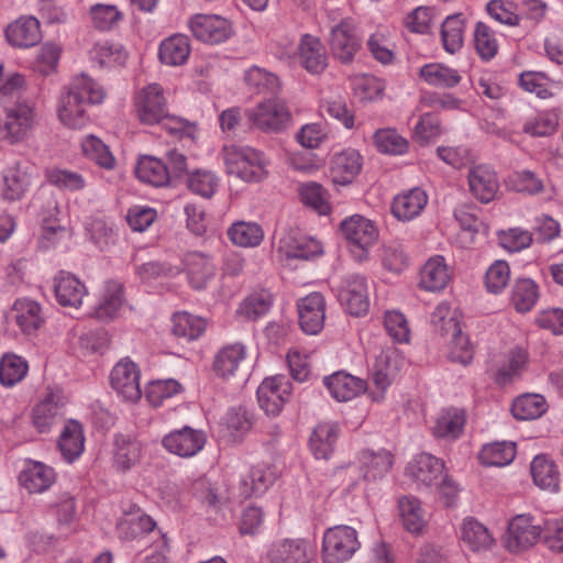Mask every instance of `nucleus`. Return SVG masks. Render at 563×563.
<instances>
[{
    "instance_id": "1",
    "label": "nucleus",
    "mask_w": 563,
    "mask_h": 563,
    "mask_svg": "<svg viewBox=\"0 0 563 563\" xmlns=\"http://www.w3.org/2000/svg\"><path fill=\"white\" fill-rule=\"evenodd\" d=\"M225 173L244 183H260L267 178L269 159L250 145L231 144L220 152Z\"/></svg>"
},
{
    "instance_id": "2",
    "label": "nucleus",
    "mask_w": 563,
    "mask_h": 563,
    "mask_svg": "<svg viewBox=\"0 0 563 563\" xmlns=\"http://www.w3.org/2000/svg\"><path fill=\"white\" fill-rule=\"evenodd\" d=\"M134 109L137 119L143 124L163 123L173 134H178L184 130L181 120L169 117L167 99L164 89L158 84H150L136 93Z\"/></svg>"
},
{
    "instance_id": "3",
    "label": "nucleus",
    "mask_w": 563,
    "mask_h": 563,
    "mask_svg": "<svg viewBox=\"0 0 563 563\" xmlns=\"http://www.w3.org/2000/svg\"><path fill=\"white\" fill-rule=\"evenodd\" d=\"M404 364V355L393 345L383 347L375 355L368 390V396L373 401L380 402L385 399L388 387Z\"/></svg>"
},
{
    "instance_id": "4",
    "label": "nucleus",
    "mask_w": 563,
    "mask_h": 563,
    "mask_svg": "<svg viewBox=\"0 0 563 563\" xmlns=\"http://www.w3.org/2000/svg\"><path fill=\"white\" fill-rule=\"evenodd\" d=\"M340 231L351 253L360 262L367 260L369 250L379 238L377 225L361 214L345 218L340 224Z\"/></svg>"
},
{
    "instance_id": "5",
    "label": "nucleus",
    "mask_w": 563,
    "mask_h": 563,
    "mask_svg": "<svg viewBox=\"0 0 563 563\" xmlns=\"http://www.w3.org/2000/svg\"><path fill=\"white\" fill-rule=\"evenodd\" d=\"M357 531L345 525L328 528L322 537L323 563H344L360 549Z\"/></svg>"
},
{
    "instance_id": "6",
    "label": "nucleus",
    "mask_w": 563,
    "mask_h": 563,
    "mask_svg": "<svg viewBox=\"0 0 563 563\" xmlns=\"http://www.w3.org/2000/svg\"><path fill=\"white\" fill-rule=\"evenodd\" d=\"M1 110L5 114L0 129L1 137L10 144H16L27 139L37 124L35 104L29 99Z\"/></svg>"
},
{
    "instance_id": "7",
    "label": "nucleus",
    "mask_w": 563,
    "mask_h": 563,
    "mask_svg": "<svg viewBox=\"0 0 563 563\" xmlns=\"http://www.w3.org/2000/svg\"><path fill=\"white\" fill-rule=\"evenodd\" d=\"M91 87L81 80L75 85H69L58 97L56 113L59 122L73 130L84 129L90 121L87 113V104L80 99L79 92Z\"/></svg>"
},
{
    "instance_id": "8",
    "label": "nucleus",
    "mask_w": 563,
    "mask_h": 563,
    "mask_svg": "<svg viewBox=\"0 0 563 563\" xmlns=\"http://www.w3.org/2000/svg\"><path fill=\"white\" fill-rule=\"evenodd\" d=\"M66 398L59 388L47 387L31 410V421L40 433H47L64 415Z\"/></svg>"
},
{
    "instance_id": "9",
    "label": "nucleus",
    "mask_w": 563,
    "mask_h": 563,
    "mask_svg": "<svg viewBox=\"0 0 563 563\" xmlns=\"http://www.w3.org/2000/svg\"><path fill=\"white\" fill-rule=\"evenodd\" d=\"M543 539V520H537L531 515H517L509 523L505 537V547L512 553L528 550Z\"/></svg>"
},
{
    "instance_id": "10",
    "label": "nucleus",
    "mask_w": 563,
    "mask_h": 563,
    "mask_svg": "<svg viewBox=\"0 0 563 563\" xmlns=\"http://www.w3.org/2000/svg\"><path fill=\"white\" fill-rule=\"evenodd\" d=\"M247 118L264 132H280L289 124L291 115L284 101L268 99L249 110Z\"/></svg>"
},
{
    "instance_id": "11",
    "label": "nucleus",
    "mask_w": 563,
    "mask_h": 563,
    "mask_svg": "<svg viewBox=\"0 0 563 563\" xmlns=\"http://www.w3.org/2000/svg\"><path fill=\"white\" fill-rule=\"evenodd\" d=\"M291 384L285 376L265 378L257 388V401L267 416L276 417L288 401Z\"/></svg>"
},
{
    "instance_id": "12",
    "label": "nucleus",
    "mask_w": 563,
    "mask_h": 563,
    "mask_svg": "<svg viewBox=\"0 0 563 563\" xmlns=\"http://www.w3.org/2000/svg\"><path fill=\"white\" fill-rule=\"evenodd\" d=\"M323 253L320 241L312 236L289 232L280 238L277 255L282 263L289 264L292 260H311Z\"/></svg>"
},
{
    "instance_id": "13",
    "label": "nucleus",
    "mask_w": 563,
    "mask_h": 563,
    "mask_svg": "<svg viewBox=\"0 0 563 563\" xmlns=\"http://www.w3.org/2000/svg\"><path fill=\"white\" fill-rule=\"evenodd\" d=\"M140 377L139 366L125 357L113 366L110 373V384L122 399L134 402L142 396Z\"/></svg>"
},
{
    "instance_id": "14",
    "label": "nucleus",
    "mask_w": 563,
    "mask_h": 563,
    "mask_svg": "<svg viewBox=\"0 0 563 563\" xmlns=\"http://www.w3.org/2000/svg\"><path fill=\"white\" fill-rule=\"evenodd\" d=\"M340 303L352 316H362L369 307L367 282L364 276L349 275L338 288Z\"/></svg>"
},
{
    "instance_id": "15",
    "label": "nucleus",
    "mask_w": 563,
    "mask_h": 563,
    "mask_svg": "<svg viewBox=\"0 0 563 563\" xmlns=\"http://www.w3.org/2000/svg\"><path fill=\"white\" fill-rule=\"evenodd\" d=\"M35 167L26 161L18 162L3 175L0 196L4 201L14 202L24 197L35 176Z\"/></svg>"
},
{
    "instance_id": "16",
    "label": "nucleus",
    "mask_w": 563,
    "mask_h": 563,
    "mask_svg": "<svg viewBox=\"0 0 563 563\" xmlns=\"http://www.w3.org/2000/svg\"><path fill=\"white\" fill-rule=\"evenodd\" d=\"M206 444V435L201 430L184 427L166 434L162 445L169 453L179 457H192L198 454Z\"/></svg>"
},
{
    "instance_id": "17",
    "label": "nucleus",
    "mask_w": 563,
    "mask_h": 563,
    "mask_svg": "<svg viewBox=\"0 0 563 563\" xmlns=\"http://www.w3.org/2000/svg\"><path fill=\"white\" fill-rule=\"evenodd\" d=\"M188 25L197 40L208 44L222 43L232 33L230 22L219 15L196 14L189 20Z\"/></svg>"
},
{
    "instance_id": "18",
    "label": "nucleus",
    "mask_w": 563,
    "mask_h": 563,
    "mask_svg": "<svg viewBox=\"0 0 563 563\" xmlns=\"http://www.w3.org/2000/svg\"><path fill=\"white\" fill-rule=\"evenodd\" d=\"M528 360V352L521 346H512L504 354L495 355L492 358L495 380L500 385L514 382L526 369Z\"/></svg>"
},
{
    "instance_id": "19",
    "label": "nucleus",
    "mask_w": 563,
    "mask_h": 563,
    "mask_svg": "<svg viewBox=\"0 0 563 563\" xmlns=\"http://www.w3.org/2000/svg\"><path fill=\"white\" fill-rule=\"evenodd\" d=\"M444 463L430 453L415 455L406 466L405 474L418 487H432L442 477Z\"/></svg>"
},
{
    "instance_id": "20",
    "label": "nucleus",
    "mask_w": 563,
    "mask_h": 563,
    "mask_svg": "<svg viewBox=\"0 0 563 563\" xmlns=\"http://www.w3.org/2000/svg\"><path fill=\"white\" fill-rule=\"evenodd\" d=\"M330 46L342 63H350L361 46L356 27L351 19H343L331 29Z\"/></svg>"
},
{
    "instance_id": "21",
    "label": "nucleus",
    "mask_w": 563,
    "mask_h": 563,
    "mask_svg": "<svg viewBox=\"0 0 563 563\" xmlns=\"http://www.w3.org/2000/svg\"><path fill=\"white\" fill-rule=\"evenodd\" d=\"M459 540L464 550L477 554L490 551L495 544V539L489 529L473 517H466L461 522Z\"/></svg>"
},
{
    "instance_id": "22",
    "label": "nucleus",
    "mask_w": 563,
    "mask_h": 563,
    "mask_svg": "<svg viewBox=\"0 0 563 563\" xmlns=\"http://www.w3.org/2000/svg\"><path fill=\"white\" fill-rule=\"evenodd\" d=\"M313 549L305 539H285L272 545L268 563H310Z\"/></svg>"
},
{
    "instance_id": "23",
    "label": "nucleus",
    "mask_w": 563,
    "mask_h": 563,
    "mask_svg": "<svg viewBox=\"0 0 563 563\" xmlns=\"http://www.w3.org/2000/svg\"><path fill=\"white\" fill-rule=\"evenodd\" d=\"M299 323L307 334L319 333L324 324L325 301L320 292H311L301 298L298 303Z\"/></svg>"
},
{
    "instance_id": "24",
    "label": "nucleus",
    "mask_w": 563,
    "mask_h": 563,
    "mask_svg": "<svg viewBox=\"0 0 563 563\" xmlns=\"http://www.w3.org/2000/svg\"><path fill=\"white\" fill-rule=\"evenodd\" d=\"M183 264L188 282L195 289L205 288L216 276L213 258L202 252L194 251L184 256Z\"/></svg>"
},
{
    "instance_id": "25",
    "label": "nucleus",
    "mask_w": 563,
    "mask_h": 563,
    "mask_svg": "<svg viewBox=\"0 0 563 563\" xmlns=\"http://www.w3.org/2000/svg\"><path fill=\"white\" fill-rule=\"evenodd\" d=\"M467 183L471 194L484 203L490 202L499 189L496 173L484 164L474 165L468 169Z\"/></svg>"
},
{
    "instance_id": "26",
    "label": "nucleus",
    "mask_w": 563,
    "mask_h": 563,
    "mask_svg": "<svg viewBox=\"0 0 563 563\" xmlns=\"http://www.w3.org/2000/svg\"><path fill=\"white\" fill-rule=\"evenodd\" d=\"M362 168V157L353 148L333 154L330 161V177L335 185H350Z\"/></svg>"
},
{
    "instance_id": "27",
    "label": "nucleus",
    "mask_w": 563,
    "mask_h": 563,
    "mask_svg": "<svg viewBox=\"0 0 563 563\" xmlns=\"http://www.w3.org/2000/svg\"><path fill=\"white\" fill-rule=\"evenodd\" d=\"M452 278V272L441 255L430 257L420 268L419 287L426 291L443 290Z\"/></svg>"
},
{
    "instance_id": "28",
    "label": "nucleus",
    "mask_w": 563,
    "mask_h": 563,
    "mask_svg": "<svg viewBox=\"0 0 563 563\" xmlns=\"http://www.w3.org/2000/svg\"><path fill=\"white\" fill-rule=\"evenodd\" d=\"M54 470L35 460H25L24 466L19 475V482L29 493H43L55 482Z\"/></svg>"
},
{
    "instance_id": "29",
    "label": "nucleus",
    "mask_w": 563,
    "mask_h": 563,
    "mask_svg": "<svg viewBox=\"0 0 563 563\" xmlns=\"http://www.w3.org/2000/svg\"><path fill=\"white\" fill-rule=\"evenodd\" d=\"M530 473L536 486L556 494L560 490L561 474L556 463L545 454H539L530 463Z\"/></svg>"
},
{
    "instance_id": "30",
    "label": "nucleus",
    "mask_w": 563,
    "mask_h": 563,
    "mask_svg": "<svg viewBox=\"0 0 563 563\" xmlns=\"http://www.w3.org/2000/svg\"><path fill=\"white\" fill-rule=\"evenodd\" d=\"M5 37L15 47H32L42 38L40 22L34 16H21L7 26Z\"/></svg>"
},
{
    "instance_id": "31",
    "label": "nucleus",
    "mask_w": 563,
    "mask_h": 563,
    "mask_svg": "<svg viewBox=\"0 0 563 563\" xmlns=\"http://www.w3.org/2000/svg\"><path fill=\"white\" fill-rule=\"evenodd\" d=\"M54 292L60 306L74 308L80 307L88 294L86 286L75 275L65 272L54 277Z\"/></svg>"
},
{
    "instance_id": "32",
    "label": "nucleus",
    "mask_w": 563,
    "mask_h": 563,
    "mask_svg": "<svg viewBox=\"0 0 563 563\" xmlns=\"http://www.w3.org/2000/svg\"><path fill=\"white\" fill-rule=\"evenodd\" d=\"M428 203V196L419 187L411 188L397 195L391 203V213L400 221L417 218Z\"/></svg>"
},
{
    "instance_id": "33",
    "label": "nucleus",
    "mask_w": 563,
    "mask_h": 563,
    "mask_svg": "<svg viewBox=\"0 0 563 563\" xmlns=\"http://www.w3.org/2000/svg\"><path fill=\"white\" fill-rule=\"evenodd\" d=\"M324 385L338 401H349L366 389L365 382L344 372L324 377Z\"/></svg>"
},
{
    "instance_id": "34",
    "label": "nucleus",
    "mask_w": 563,
    "mask_h": 563,
    "mask_svg": "<svg viewBox=\"0 0 563 563\" xmlns=\"http://www.w3.org/2000/svg\"><path fill=\"white\" fill-rule=\"evenodd\" d=\"M142 451V443L136 439L122 434L117 435L112 459L113 467L122 473L130 471L140 462Z\"/></svg>"
},
{
    "instance_id": "35",
    "label": "nucleus",
    "mask_w": 563,
    "mask_h": 563,
    "mask_svg": "<svg viewBox=\"0 0 563 563\" xmlns=\"http://www.w3.org/2000/svg\"><path fill=\"white\" fill-rule=\"evenodd\" d=\"M58 450L63 459L67 463H73L78 460L85 451V437L81 424L78 421H68L57 443Z\"/></svg>"
},
{
    "instance_id": "36",
    "label": "nucleus",
    "mask_w": 563,
    "mask_h": 563,
    "mask_svg": "<svg viewBox=\"0 0 563 563\" xmlns=\"http://www.w3.org/2000/svg\"><path fill=\"white\" fill-rule=\"evenodd\" d=\"M135 176L145 184L164 187L170 181V172L166 164L152 155H143L135 166Z\"/></svg>"
},
{
    "instance_id": "37",
    "label": "nucleus",
    "mask_w": 563,
    "mask_h": 563,
    "mask_svg": "<svg viewBox=\"0 0 563 563\" xmlns=\"http://www.w3.org/2000/svg\"><path fill=\"white\" fill-rule=\"evenodd\" d=\"M399 516L407 531L422 533L428 525V515L421 501L415 496H404L398 500Z\"/></svg>"
},
{
    "instance_id": "38",
    "label": "nucleus",
    "mask_w": 563,
    "mask_h": 563,
    "mask_svg": "<svg viewBox=\"0 0 563 563\" xmlns=\"http://www.w3.org/2000/svg\"><path fill=\"white\" fill-rule=\"evenodd\" d=\"M300 64L311 74L321 73L327 66L325 49L319 38L303 35L298 46Z\"/></svg>"
},
{
    "instance_id": "39",
    "label": "nucleus",
    "mask_w": 563,
    "mask_h": 563,
    "mask_svg": "<svg viewBox=\"0 0 563 563\" xmlns=\"http://www.w3.org/2000/svg\"><path fill=\"white\" fill-rule=\"evenodd\" d=\"M154 520L140 509L124 515L118 522L119 537L123 540H136L154 531Z\"/></svg>"
},
{
    "instance_id": "40",
    "label": "nucleus",
    "mask_w": 563,
    "mask_h": 563,
    "mask_svg": "<svg viewBox=\"0 0 563 563\" xmlns=\"http://www.w3.org/2000/svg\"><path fill=\"white\" fill-rule=\"evenodd\" d=\"M123 306L122 285L117 282H108L103 294L93 309L92 316L101 321L115 318Z\"/></svg>"
},
{
    "instance_id": "41",
    "label": "nucleus",
    "mask_w": 563,
    "mask_h": 563,
    "mask_svg": "<svg viewBox=\"0 0 563 563\" xmlns=\"http://www.w3.org/2000/svg\"><path fill=\"white\" fill-rule=\"evenodd\" d=\"M360 463L364 478L376 481L383 478L390 471L393 455L387 450H378L377 452L365 450L361 453Z\"/></svg>"
},
{
    "instance_id": "42",
    "label": "nucleus",
    "mask_w": 563,
    "mask_h": 563,
    "mask_svg": "<svg viewBox=\"0 0 563 563\" xmlns=\"http://www.w3.org/2000/svg\"><path fill=\"white\" fill-rule=\"evenodd\" d=\"M339 438V427L332 422L319 423L310 437V449L317 459H329Z\"/></svg>"
},
{
    "instance_id": "43",
    "label": "nucleus",
    "mask_w": 563,
    "mask_h": 563,
    "mask_svg": "<svg viewBox=\"0 0 563 563\" xmlns=\"http://www.w3.org/2000/svg\"><path fill=\"white\" fill-rule=\"evenodd\" d=\"M464 424V412L456 408H449L437 416L432 431L437 438L454 440L461 435Z\"/></svg>"
},
{
    "instance_id": "44",
    "label": "nucleus",
    "mask_w": 563,
    "mask_h": 563,
    "mask_svg": "<svg viewBox=\"0 0 563 563\" xmlns=\"http://www.w3.org/2000/svg\"><path fill=\"white\" fill-rule=\"evenodd\" d=\"M190 54L189 38L183 34H175L165 38L159 45V59L169 66H179L186 63Z\"/></svg>"
},
{
    "instance_id": "45",
    "label": "nucleus",
    "mask_w": 563,
    "mask_h": 563,
    "mask_svg": "<svg viewBox=\"0 0 563 563\" xmlns=\"http://www.w3.org/2000/svg\"><path fill=\"white\" fill-rule=\"evenodd\" d=\"M448 324L449 328L452 329L450 332L452 339L449 345V358L462 365L470 364L474 357V345L468 336L462 332L459 321L454 318H450Z\"/></svg>"
},
{
    "instance_id": "46",
    "label": "nucleus",
    "mask_w": 563,
    "mask_h": 563,
    "mask_svg": "<svg viewBox=\"0 0 563 563\" xmlns=\"http://www.w3.org/2000/svg\"><path fill=\"white\" fill-rule=\"evenodd\" d=\"M206 329V319L187 311H178L172 317V331L174 335L187 341L197 340L205 333Z\"/></svg>"
},
{
    "instance_id": "47",
    "label": "nucleus",
    "mask_w": 563,
    "mask_h": 563,
    "mask_svg": "<svg viewBox=\"0 0 563 563\" xmlns=\"http://www.w3.org/2000/svg\"><path fill=\"white\" fill-rule=\"evenodd\" d=\"M245 358L246 347L242 343L225 345L216 356L214 369L222 377L233 376Z\"/></svg>"
},
{
    "instance_id": "48",
    "label": "nucleus",
    "mask_w": 563,
    "mask_h": 563,
    "mask_svg": "<svg viewBox=\"0 0 563 563\" xmlns=\"http://www.w3.org/2000/svg\"><path fill=\"white\" fill-rule=\"evenodd\" d=\"M379 258L385 271L399 275L410 265L409 254L402 243L391 241L380 246Z\"/></svg>"
},
{
    "instance_id": "49",
    "label": "nucleus",
    "mask_w": 563,
    "mask_h": 563,
    "mask_svg": "<svg viewBox=\"0 0 563 563\" xmlns=\"http://www.w3.org/2000/svg\"><path fill=\"white\" fill-rule=\"evenodd\" d=\"M230 241L241 247H256L264 239L262 227L252 221H235L228 229Z\"/></svg>"
},
{
    "instance_id": "50",
    "label": "nucleus",
    "mask_w": 563,
    "mask_h": 563,
    "mask_svg": "<svg viewBox=\"0 0 563 563\" xmlns=\"http://www.w3.org/2000/svg\"><path fill=\"white\" fill-rule=\"evenodd\" d=\"M13 311L15 322L24 333L36 331L43 323L41 307L31 299H18Z\"/></svg>"
},
{
    "instance_id": "51",
    "label": "nucleus",
    "mask_w": 563,
    "mask_h": 563,
    "mask_svg": "<svg viewBox=\"0 0 563 563\" xmlns=\"http://www.w3.org/2000/svg\"><path fill=\"white\" fill-rule=\"evenodd\" d=\"M81 152L87 159L106 170H112L117 165V159L109 146L92 134L82 139Z\"/></svg>"
},
{
    "instance_id": "52",
    "label": "nucleus",
    "mask_w": 563,
    "mask_h": 563,
    "mask_svg": "<svg viewBox=\"0 0 563 563\" xmlns=\"http://www.w3.org/2000/svg\"><path fill=\"white\" fill-rule=\"evenodd\" d=\"M548 410L545 398L540 394H525L517 397L511 406L512 416L517 420H534Z\"/></svg>"
},
{
    "instance_id": "53",
    "label": "nucleus",
    "mask_w": 563,
    "mask_h": 563,
    "mask_svg": "<svg viewBox=\"0 0 563 563\" xmlns=\"http://www.w3.org/2000/svg\"><path fill=\"white\" fill-rule=\"evenodd\" d=\"M419 74L428 85L441 88H452L461 81L457 70L439 63L424 65Z\"/></svg>"
},
{
    "instance_id": "54",
    "label": "nucleus",
    "mask_w": 563,
    "mask_h": 563,
    "mask_svg": "<svg viewBox=\"0 0 563 563\" xmlns=\"http://www.w3.org/2000/svg\"><path fill=\"white\" fill-rule=\"evenodd\" d=\"M540 296L539 286L531 278H518L512 287L511 302L519 312L530 311Z\"/></svg>"
},
{
    "instance_id": "55",
    "label": "nucleus",
    "mask_w": 563,
    "mask_h": 563,
    "mask_svg": "<svg viewBox=\"0 0 563 563\" xmlns=\"http://www.w3.org/2000/svg\"><path fill=\"white\" fill-rule=\"evenodd\" d=\"M29 372L25 358L14 353H7L0 360V383L12 387L20 383Z\"/></svg>"
},
{
    "instance_id": "56",
    "label": "nucleus",
    "mask_w": 563,
    "mask_h": 563,
    "mask_svg": "<svg viewBox=\"0 0 563 563\" xmlns=\"http://www.w3.org/2000/svg\"><path fill=\"white\" fill-rule=\"evenodd\" d=\"M516 445L514 442H495L486 444L479 452L482 464L487 466H505L514 461Z\"/></svg>"
},
{
    "instance_id": "57",
    "label": "nucleus",
    "mask_w": 563,
    "mask_h": 563,
    "mask_svg": "<svg viewBox=\"0 0 563 563\" xmlns=\"http://www.w3.org/2000/svg\"><path fill=\"white\" fill-rule=\"evenodd\" d=\"M275 472L268 465H256L243 479V494L245 497L258 496L265 493L275 481Z\"/></svg>"
},
{
    "instance_id": "58",
    "label": "nucleus",
    "mask_w": 563,
    "mask_h": 563,
    "mask_svg": "<svg viewBox=\"0 0 563 563\" xmlns=\"http://www.w3.org/2000/svg\"><path fill=\"white\" fill-rule=\"evenodd\" d=\"M128 54L118 43L100 42L90 51V58L99 66H120L126 60Z\"/></svg>"
},
{
    "instance_id": "59",
    "label": "nucleus",
    "mask_w": 563,
    "mask_h": 563,
    "mask_svg": "<svg viewBox=\"0 0 563 563\" xmlns=\"http://www.w3.org/2000/svg\"><path fill=\"white\" fill-rule=\"evenodd\" d=\"M441 37L444 49L454 54L460 51L464 42V21L461 14L450 15L442 23Z\"/></svg>"
},
{
    "instance_id": "60",
    "label": "nucleus",
    "mask_w": 563,
    "mask_h": 563,
    "mask_svg": "<svg viewBox=\"0 0 563 563\" xmlns=\"http://www.w3.org/2000/svg\"><path fill=\"white\" fill-rule=\"evenodd\" d=\"M376 148L384 154L401 155L408 151V141L399 135L395 129L377 130L373 135Z\"/></svg>"
},
{
    "instance_id": "61",
    "label": "nucleus",
    "mask_w": 563,
    "mask_h": 563,
    "mask_svg": "<svg viewBox=\"0 0 563 563\" xmlns=\"http://www.w3.org/2000/svg\"><path fill=\"white\" fill-rule=\"evenodd\" d=\"M46 179L51 185L66 191L82 190L87 184L81 174L57 167L46 170Z\"/></svg>"
},
{
    "instance_id": "62",
    "label": "nucleus",
    "mask_w": 563,
    "mask_h": 563,
    "mask_svg": "<svg viewBox=\"0 0 563 563\" xmlns=\"http://www.w3.org/2000/svg\"><path fill=\"white\" fill-rule=\"evenodd\" d=\"M367 47L373 57L382 64L394 59L393 43L387 27H378L367 40Z\"/></svg>"
},
{
    "instance_id": "63",
    "label": "nucleus",
    "mask_w": 563,
    "mask_h": 563,
    "mask_svg": "<svg viewBox=\"0 0 563 563\" xmlns=\"http://www.w3.org/2000/svg\"><path fill=\"white\" fill-rule=\"evenodd\" d=\"M187 186L195 195L211 198L219 186V178L211 170L197 169L189 174Z\"/></svg>"
},
{
    "instance_id": "64",
    "label": "nucleus",
    "mask_w": 563,
    "mask_h": 563,
    "mask_svg": "<svg viewBox=\"0 0 563 563\" xmlns=\"http://www.w3.org/2000/svg\"><path fill=\"white\" fill-rule=\"evenodd\" d=\"M183 390L181 385L173 378L151 382L145 389V397L153 407H159L165 399Z\"/></svg>"
}]
</instances>
